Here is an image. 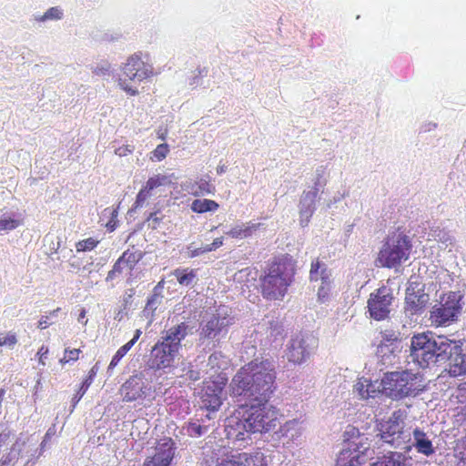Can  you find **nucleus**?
<instances>
[{
  "label": "nucleus",
  "instance_id": "obj_32",
  "mask_svg": "<svg viewBox=\"0 0 466 466\" xmlns=\"http://www.w3.org/2000/svg\"><path fill=\"white\" fill-rule=\"evenodd\" d=\"M126 266L122 263V260H117L112 267V269L108 271L106 278V282L109 283L111 288H114L121 279Z\"/></svg>",
  "mask_w": 466,
  "mask_h": 466
},
{
  "label": "nucleus",
  "instance_id": "obj_13",
  "mask_svg": "<svg viewBox=\"0 0 466 466\" xmlns=\"http://www.w3.org/2000/svg\"><path fill=\"white\" fill-rule=\"evenodd\" d=\"M371 453L370 442L368 441V439L366 441L363 440L350 441L339 452L336 466H361L368 461Z\"/></svg>",
  "mask_w": 466,
  "mask_h": 466
},
{
  "label": "nucleus",
  "instance_id": "obj_1",
  "mask_svg": "<svg viewBox=\"0 0 466 466\" xmlns=\"http://www.w3.org/2000/svg\"><path fill=\"white\" fill-rule=\"evenodd\" d=\"M275 364L269 360L250 361L233 377L230 389L234 397L245 402H268L276 389Z\"/></svg>",
  "mask_w": 466,
  "mask_h": 466
},
{
  "label": "nucleus",
  "instance_id": "obj_45",
  "mask_svg": "<svg viewBox=\"0 0 466 466\" xmlns=\"http://www.w3.org/2000/svg\"><path fill=\"white\" fill-rule=\"evenodd\" d=\"M97 244H98V241L95 240L92 238L81 240L76 243V251L81 252V251L92 250L97 246Z\"/></svg>",
  "mask_w": 466,
  "mask_h": 466
},
{
  "label": "nucleus",
  "instance_id": "obj_47",
  "mask_svg": "<svg viewBox=\"0 0 466 466\" xmlns=\"http://www.w3.org/2000/svg\"><path fill=\"white\" fill-rule=\"evenodd\" d=\"M104 216H110V220L106 224V227L109 231H114L116 228V217H117V210L112 209V208H106L103 211Z\"/></svg>",
  "mask_w": 466,
  "mask_h": 466
},
{
  "label": "nucleus",
  "instance_id": "obj_35",
  "mask_svg": "<svg viewBox=\"0 0 466 466\" xmlns=\"http://www.w3.org/2000/svg\"><path fill=\"white\" fill-rule=\"evenodd\" d=\"M248 461L249 458L247 453H238L222 459L217 466H248Z\"/></svg>",
  "mask_w": 466,
  "mask_h": 466
},
{
  "label": "nucleus",
  "instance_id": "obj_23",
  "mask_svg": "<svg viewBox=\"0 0 466 466\" xmlns=\"http://www.w3.org/2000/svg\"><path fill=\"white\" fill-rule=\"evenodd\" d=\"M266 333V339L269 344L276 343L279 345L286 336L283 325L278 320L268 321L267 324L261 326Z\"/></svg>",
  "mask_w": 466,
  "mask_h": 466
},
{
  "label": "nucleus",
  "instance_id": "obj_3",
  "mask_svg": "<svg viewBox=\"0 0 466 466\" xmlns=\"http://www.w3.org/2000/svg\"><path fill=\"white\" fill-rule=\"evenodd\" d=\"M296 262L284 257L273 262L260 278L261 293L268 300L282 299L294 281Z\"/></svg>",
  "mask_w": 466,
  "mask_h": 466
},
{
  "label": "nucleus",
  "instance_id": "obj_38",
  "mask_svg": "<svg viewBox=\"0 0 466 466\" xmlns=\"http://www.w3.org/2000/svg\"><path fill=\"white\" fill-rule=\"evenodd\" d=\"M143 258V255L139 251L130 252L129 250L125 251L119 258L126 268L132 270L136 264Z\"/></svg>",
  "mask_w": 466,
  "mask_h": 466
},
{
  "label": "nucleus",
  "instance_id": "obj_11",
  "mask_svg": "<svg viewBox=\"0 0 466 466\" xmlns=\"http://www.w3.org/2000/svg\"><path fill=\"white\" fill-rule=\"evenodd\" d=\"M463 296L460 292L451 291L441 298L431 312V319L440 326H447L457 320L462 309Z\"/></svg>",
  "mask_w": 466,
  "mask_h": 466
},
{
  "label": "nucleus",
  "instance_id": "obj_33",
  "mask_svg": "<svg viewBox=\"0 0 466 466\" xmlns=\"http://www.w3.org/2000/svg\"><path fill=\"white\" fill-rule=\"evenodd\" d=\"M201 422L202 424L199 423L198 420L189 421L183 427V430L186 431V434L190 437H200L207 433L208 430V426L205 425L204 419H201Z\"/></svg>",
  "mask_w": 466,
  "mask_h": 466
},
{
  "label": "nucleus",
  "instance_id": "obj_53",
  "mask_svg": "<svg viewBox=\"0 0 466 466\" xmlns=\"http://www.w3.org/2000/svg\"><path fill=\"white\" fill-rule=\"evenodd\" d=\"M330 290V282H328L327 284L320 283V286L318 289V297L319 299L321 301H324L329 293Z\"/></svg>",
  "mask_w": 466,
  "mask_h": 466
},
{
  "label": "nucleus",
  "instance_id": "obj_31",
  "mask_svg": "<svg viewBox=\"0 0 466 466\" xmlns=\"http://www.w3.org/2000/svg\"><path fill=\"white\" fill-rule=\"evenodd\" d=\"M222 245H223V238H215L211 244L206 245V246L201 247V248H194L193 244H190V245H188L187 247V249L188 250L187 257L190 258H196V257L200 256V255H202L204 253L216 250L217 248H218Z\"/></svg>",
  "mask_w": 466,
  "mask_h": 466
},
{
  "label": "nucleus",
  "instance_id": "obj_63",
  "mask_svg": "<svg viewBox=\"0 0 466 466\" xmlns=\"http://www.w3.org/2000/svg\"><path fill=\"white\" fill-rule=\"evenodd\" d=\"M187 375L192 380H198L200 379L199 372L194 370H189Z\"/></svg>",
  "mask_w": 466,
  "mask_h": 466
},
{
  "label": "nucleus",
  "instance_id": "obj_5",
  "mask_svg": "<svg viewBox=\"0 0 466 466\" xmlns=\"http://www.w3.org/2000/svg\"><path fill=\"white\" fill-rule=\"evenodd\" d=\"M376 428L377 437L383 443L395 449L410 450L409 443L411 441V432L406 428L402 411L396 410L388 419L379 420Z\"/></svg>",
  "mask_w": 466,
  "mask_h": 466
},
{
  "label": "nucleus",
  "instance_id": "obj_62",
  "mask_svg": "<svg viewBox=\"0 0 466 466\" xmlns=\"http://www.w3.org/2000/svg\"><path fill=\"white\" fill-rule=\"evenodd\" d=\"M164 280L162 279L161 281H159L156 287L154 288L153 289V294H157L159 296H163L162 295V290L164 289Z\"/></svg>",
  "mask_w": 466,
  "mask_h": 466
},
{
  "label": "nucleus",
  "instance_id": "obj_24",
  "mask_svg": "<svg viewBox=\"0 0 466 466\" xmlns=\"http://www.w3.org/2000/svg\"><path fill=\"white\" fill-rule=\"evenodd\" d=\"M412 434V445L416 448L418 452L422 453L426 456H430L432 453H434V448L432 446L431 441L429 439L425 432H423L420 429H415Z\"/></svg>",
  "mask_w": 466,
  "mask_h": 466
},
{
  "label": "nucleus",
  "instance_id": "obj_22",
  "mask_svg": "<svg viewBox=\"0 0 466 466\" xmlns=\"http://www.w3.org/2000/svg\"><path fill=\"white\" fill-rule=\"evenodd\" d=\"M318 193L316 190L304 191L301 195L299 208V221L302 227L309 222L310 218L316 210V198Z\"/></svg>",
  "mask_w": 466,
  "mask_h": 466
},
{
  "label": "nucleus",
  "instance_id": "obj_12",
  "mask_svg": "<svg viewBox=\"0 0 466 466\" xmlns=\"http://www.w3.org/2000/svg\"><path fill=\"white\" fill-rule=\"evenodd\" d=\"M242 404L233 415L226 420L225 432L228 440L238 446H245L251 441L253 431L248 425Z\"/></svg>",
  "mask_w": 466,
  "mask_h": 466
},
{
  "label": "nucleus",
  "instance_id": "obj_61",
  "mask_svg": "<svg viewBox=\"0 0 466 466\" xmlns=\"http://www.w3.org/2000/svg\"><path fill=\"white\" fill-rule=\"evenodd\" d=\"M9 437V431H3L0 433V449L7 442Z\"/></svg>",
  "mask_w": 466,
  "mask_h": 466
},
{
  "label": "nucleus",
  "instance_id": "obj_30",
  "mask_svg": "<svg viewBox=\"0 0 466 466\" xmlns=\"http://www.w3.org/2000/svg\"><path fill=\"white\" fill-rule=\"evenodd\" d=\"M388 342H390V344H387L386 342H381L377 350L378 356L381 357L382 361L384 364L386 363H391L392 358L395 356L393 355L394 347H393V341L397 340V337L394 335L390 336V338H388L386 339Z\"/></svg>",
  "mask_w": 466,
  "mask_h": 466
},
{
  "label": "nucleus",
  "instance_id": "obj_59",
  "mask_svg": "<svg viewBox=\"0 0 466 466\" xmlns=\"http://www.w3.org/2000/svg\"><path fill=\"white\" fill-rule=\"evenodd\" d=\"M46 442H47V434L45 436L44 440L42 441L41 444H40V448H36L35 449L37 450L36 453H35V456L34 457V460L36 461V459L42 455V453L44 452L45 449H46Z\"/></svg>",
  "mask_w": 466,
  "mask_h": 466
},
{
  "label": "nucleus",
  "instance_id": "obj_9",
  "mask_svg": "<svg viewBox=\"0 0 466 466\" xmlns=\"http://www.w3.org/2000/svg\"><path fill=\"white\" fill-rule=\"evenodd\" d=\"M267 403L255 401L242 404L253 434L274 431L280 424L278 410Z\"/></svg>",
  "mask_w": 466,
  "mask_h": 466
},
{
  "label": "nucleus",
  "instance_id": "obj_39",
  "mask_svg": "<svg viewBox=\"0 0 466 466\" xmlns=\"http://www.w3.org/2000/svg\"><path fill=\"white\" fill-rule=\"evenodd\" d=\"M381 392H383V384L382 380L379 382L378 380L372 381L370 379L368 380V386L365 388V399L368 400L370 398L374 399L379 396Z\"/></svg>",
  "mask_w": 466,
  "mask_h": 466
},
{
  "label": "nucleus",
  "instance_id": "obj_56",
  "mask_svg": "<svg viewBox=\"0 0 466 466\" xmlns=\"http://www.w3.org/2000/svg\"><path fill=\"white\" fill-rule=\"evenodd\" d=\"M65 353H66V355H67V359L71 360V361H76V360H78L79 353H80V350H76V349H74V350L66 349V350H65Z\"/></svg>",
  "mask_w": 466,
  "mask_h": 466
},
{
  "label": "nucleus",
  "instance_id": "obj_4",
  "mask_svg": "<svg viewBox=\"0 0 466 466\" xmlns=\"http://www.w3.org/2000/svg\"><path fill=\"white\" fill-rule=\"evenodd\" d=\"M192 328L187 322H181L168 329L152 348L147 366L154 370H162L172 366L175 357L181 348V341L191 332Z\"/></svg>",
  "mask_w": 466,
  "mask_h": 466
},
{
  "label": "nucleus",
  "instance_id": "obj_14",
  "mask_svg": "<svg viewBox=\"0 0 466 466\" xmlns=\"http://www.w3.org/2000/svg\"><path fill=\"white\" fill-rule=\"evenodd\" d=\"M36 451L35 442H33V438H23L20 436L12 445L10 451L0 458V466H14L25 455H28V459L24 466H32L35 463L34 457Z\"/></svg>",
  "mask_w": 466,
  "mask_h": 466
},
{
  "label": "nucleus",
  "instance_id": "obj_29",
  "mask_svg": "<svg viewBox=\"0 0 466 466\" xmlns=\"http://www.w3.org/2000/svg\"><path fill=\"white\" fill-rule=\"evenodd\" d=\"M98 369H99L98 363L96 362L92 367V369L90 370L87 378L82 382V385L80 386V389L78 390L76 394L72 399V410H71V412L76 408V404L79 402V400L82 399V397L85 395V393L88 390L89 386L92 384L93 380H94L95 376L96 375V373L98 371Z\"/></svg>",
  "mask_w": 466,
  "mask_h": 466
},
{
  "label": "nucleus",
  "instance_id": "obj_55",
  "mask_svg": "<svg viewBox=\"0 0 466 466\" xmlns=\"http://www.w3.org/2000/svg\"><path fill=\"white\" fill-rule=\"evenodd\" d=\"M133 150H134L133 146L127 145V146H123V147H119L118 148H116L115 153H116V155H117L119 157H124V156H127V154L132 153Z\"/></svg>",
  "mask_w": 466,
  "mask_h": 466
},
{
  "label": "nucleus",
  "instance_id": "obj_64",
  "mask_svg": "<svg viewBox=\"0 0 466 466\" xmlns=\"http://www.w3.org/2000/svg\"><path fill=\"white\" fill-rule=\"evenodd\" d=\"M343 197V195L333 197V198L327 203V208H330L333 204L339 202Z\"/></svg>",
  "mask_w": 466,
  "mask_h": 466
},
{
  "label": "nucleus",
  "instance_id": "obj_17",
  "mask_svg": "<svg viewBox=\"0 0 466 466\" xmlns=\"http://www.w3.org/2000/svg\"><path fill=\"white\" fill-rule=\"evenodd\" d=\"M429 301V295L424 292V287L418 282H410L406 289L405 310L410 315L420 313Z\"/></svg>",
  "mask_w": 466,
  "mask_h": 466
},
{
  "label": "nucleus",
  "instance_id": "obj_15",
  "mask_svg": "<svg viewBox=\"0 0 466 466\" xmlns=\"http://www.w3.org/2000/svg\"><path fill=\"white\" fill-rule=\"evenodd\" d=\"M394 299L392 290L383 286L370 295L368 309L370 318L375 320H383L389 317Z\"/></svg>",
  "mask_w": 466,
  "mask_h": 466
},
{
  "label": "nucleus",
  "instance_id": "obj_40",
  "mask_svg": "<svg viewBox=\"0 0 466 466\" xmlns=\"http://www.w3.org/2000/svg\"><path fill=\"white\" fill-rule=\"evenodd\" d=\"M326 168L319 167L315 171L314 185L310 190H316L319 193V189L326 186Z\"/></svg>",
  "mask_w": 466,
  "mask_h": 466
},
{
  "label": "nucleus",
  "instance_id": "obj_60",
  "mask_svg": "<svg viewBox=\"0 0 466 466\" xmlns=\"http://www.w3.org/2000/svg\"><path fill=\"white\" fill-rule=\"evenodd\" d=\"M201 80V71H198L189 81V86L192 87H196L200 85Z\"/></svg>",
  "mask_w": 466,
  "mask_h": 466
},
{
  "label": "nucleus",
  "instance_id": "obj_58",
  "mask_svg": "<svg viewBox=\"0 0 466 466\" xmlns=\"http://www.w3.org/2000/svg\"><path fill=\"white\" fill-rule=\"evenodd\" d=\"M47 354H48V349L45 346H42L37 352V355L39 356V362L42 365H45V360L47 358Z\"/></svg>",
  "mask_w": 466,
  "mask_h": 466
},
{
  "label": "nucleus",
  "instance_id": "obj_48",
  "mask_svg": "<svg viewBox=\"0 0 466 466\" xmlns=\"http://www.w3.org/2000/svg\"><path fill=\"white\" fill-rule=\"evenodd\" d=\"M168 145L167 144H160L158 145L156 149L153 151V157L157 160L161 161L164 159L167 153H168Z\"/></svg>",
  "mask_w": 466,
  "mask_h": 466
},
{
  "label": "nucleus",
  "instance_id": "obj_25",
  "mask_svg": "<svg viewBox=\"0 0 466 466\" xmlns=\"http://www.w3.org/2000/svg\"><path fill=\"white\" fill-rule=\"evenodd\" d=\"M309 278L311 281H321L323 284L330 282V270L327 265L318 258L311 263Z\"/></svg>",
  "mask_w": 466,
  "mask_h": 466
},
{
  "label": "nucleus",
  "instance_id": "obj_54",
  "mask_svg": "<svg viewBox=\"0 0 466 466\" xmlns=\"http://www.w3.org/2000/svg\"><path fill=\"white\" fill-rule=\"evenodd\" d=\"M17 342L16 337L14 334L0 336V347L6 345L9 347L14 346Z\"/></svg>",
  "mask_w": 466,
  "mask_h": 466
},
{
  "label": "nucleus",
  "instance_id": "obj_42",
  "mask_svg": "<svg viewBox=\"0 0 466 466\" xmlns=\"http://www.w3.org/2000/svg\"><path fill=\"white\" fill-rule=\"evenodd\" d=\"M151 193L145 187L138 192L133 207L129 209V213L135 211L137 208H142L146 200L150 198Z\"/></svg>",
  "mask_w": 466,
  "mask_h": 466
},
{
  "label": "nucleus",
  "instance_id": "obj_41",
  "mask_svg": "<svg viewBox=\"0 0 466 466\" xmlns=\"http://www.w3.org/2000/svg\"><path fill=\"white\" fill-rule=\"evenodd\" d=\"M21 225L19 219L4 215L0 219V231H11Z\"/></svg>",
  "mask_w": 466,
  "mask_h": 466
},
{
  "label": "nucleus",
  "instance_id": "obj_6",
  "mask_svg": "<svg viewBox=\"0 0 466 466\" xmlns=\"http://www.w3.org/2000/svg\"><path fill=\"white\" fill-rule=\"evenodd\" d=\"M411 248V239L408 235L402 231L392 232L380 250L377 261L381 267H399L409 259Z\"/></svg>",
  "mask_w": 466,
  "mask_h": 466
},
{
  "label": "nucleus",
  "instance_id": "obj_51",
  "mask_svg": "<svg viewBox=\"0 0 466 466\" xmlns=\"http://www.w3.org/2000/svg\"><path fill=\"white\" fill-rule=\"evenodd\" d=\"M368 380L369 379L362 377L354 385V390L358 392L362 400L365 399V388L368 386Z\"/></svg>",
  "mask_w": 466,
  "mask_h": 466
},
{
  "label": "nucleus",
  "instance_id": "obj_26",
  "mask_svg": "<svg viewBox=\"0 0 466 466\" xmlns=\"http://www.w3.org/2000/svg\"><path fill=\"white\" fill-rule=\"evenodd\" d=\"M407 457L401 452L391 451L371 463L370 466H406Z\"/></svg>",
  "mask_w": 466,
  "mask_h": 466
},
{
  "label": "nucleus",
  "instance_id": "obj_50",
  "mask_svg": "<svg viewBox=\"0 0 466 466\" xmlns=\"http://www.w3.org/2000/svg\"><path fill=\"white\" fill-rule=\"evenodd\" d=\"M60 310H61V309L57 308V309H54L53 311H51L49 313V316H42L38 321L37 328L43 329L47 328L49 325L53 324V322H49V319L56 317Z\"/></svg>",
  "mask_w": 466,
  "mask_h": 466
},
{
  "label": "nucleus",
  "instance_id": "obj_18",
  "mask_svg": "<svg viewBox=\"0 0 466 466\" xmlns=\"http://www.w3.org/2000/svg\"><path fill=\"white\" fill-rule=\"evenodd\" d=\"M449 342L454 346L447 352L450 374L454 377L466 374V341L461 342L449 338Z\"/></svg>",
  "mask_w": 466,
  "mask_h": 466
},
{
  "label": "nucleus",
  "instance_id": "obj_57",
  "mask_svg": "<svg viewBox=\"0 0 466 466\" xmlns=\"http://www.w3.org/2000/svg\"><path fill=\"white\" fill-rule=\"evenodd\" d=\"M147 220L151 222L152 228H157L161 221V218L157 217V212H153L149 214Z\"/></svg>",
  "mask_w": 466,
  "mask_h": 466
},
{
  "label": "nucleus",
  "instance_id": "obj_21",
  "mask_svg": "<svg viewBox=\"0 0 466 466\" xmlns=\"http://www.w3.org/2000/svg\"><path fill=\"white\" fill-rule=\"evenodd\" d=\"M147 386L143 378L139 375L131 376L120 387L119 392L126 402L142 400L146 397Z\"/></svg>",
  "mask_w": 466,
  "mask_h": 466
},
{
  "label": "nucleus",
  "instance_id": "obj_7",
  "mask_svg": "<svg viewBox=\"0 0 466 466\" xmlns=\"http://www.w3.org/2000/svg\"><path fill=\"white\" fill-rule=\"evenodd\" d=\"M231 320L219 313L203 317L198 327V345L205 350L211 351L219 347L221 340L226 339Z\"/></svg>",
  "mask_w": 466,
  "mask_h": 466
},
{
  "label": "nucleus",
  "instance_id": "obj_16",
  "mask_svg": "<svg viewBox=\"0 0 466 466\" xmlns=\"http://www.w3.org/2000/svg\"><path fill=\"white\" fill-rule=\"evenodd\" d=\"M317 347V339L310 334H298L290 339L288 347V359L289 361L301 364L305 362Z\"/></svg>",
  "mask_w": 466,
  "mask_h": 466
},
{
  "label": "nucleus",
  "instance_id": "obj_44",
  "mask_svg": "<svg viewBox=\"0 0 466 466\" xmlns=\"http://www.w3.org/2000/svg\"><path fill=\"white\" fill-rule=\"evenodd\" d=\"M167 181V177L166 176L157 175L150 177L145 186V187L151 192L156 187H158Z\"/></svg>",
  "mask_w": 466,
  "mask_h": 466
},
{
  "label": "nucleus",
  "instance_id": "obj_10",
  "mask_svg": "<svg viewBox=\"0 0 466 466\" xmlns=\"http://www.w3.org/2000/svg\"><path fill=\"white\" fill-rule=\"evenodd\" d=\"M153 74V67L145 63L141 57L135 54L129 56L122 66V76L118 79L119 86L130 96H136L138 91L136 86L129 84H139Z\"/></svg>",
  "mask_w": 466,
  "mask_h": 466
},
{
  "label": "nucleus",
  "instance_id": "obj_36",
  "mask_svg": "<svg viewBox=\"0 0 466 466\" xmlns=\"http://www.w3.org/2000/svg\"><path fill=\"white\" fill-rule=\"evenodd\" d=\"M64 10L60 6L48 8L43 15L35 16V21L45 23L47 21H59L64 18Z\"/></svg>",
  "mask_w": 466,
  "mask_h": 466
},
{
  "label": "nucleus",
  "instance_id": "obj_8",
  "mask_svg": "<svg viewBox=\"0 0 466 466\" xmlns=\"http://www.w3.org/2000/svg\"><path fill=\"white\" fill-rule=\"evenodd\" d=\"M383 392L392 400L416 396L421 390L417 374L410 370L388 372L382 379Z\"/></svg>",
  "mask_w": 466,
  "mask_h": 466
},
{
  "label": "nucleus",
  "instance_id": "obj_27",
  "mask_svg": "<svg viewBox=\"0 0 466 466\" xmlns=\"http://www.w3.org/2000/svg\"><path fill=\"white\" fill-rule=\"evenodd\" d=\"M259 226V223H242L232 227L228 231L226 232V234L230 236L231 238H244L250 237L254 232H256L258 229Z\"/></svg>",
  "mask_w": 466,
  "mask_h": 466
},
{
  "label": "nucleus",
  "instance_id": "obj_37",
  "mask_svg": "<svg viewBox=\"0 0 466 466\" xmlns=\"http://www.w3.org/2000/svg\"><path fill=\"white\" fill-rule=\"evenodd\" d=\"M163 296H159L157 294H152L150 298H148L146 307L143 309V314L147 319H149L152 321L154 317V312L158 308V306L162 303Z\"/></svg>",
  "mask_w": 466,
  "mask_h": 466
},
{
  "label": "nucleus",
  "instance_id": "obj_19",
  "mask_svg": "<svg viewBox=\"0 0 466 466\" xmlns=\"http://www.w3.org/2000/svg\"><path fill=\"white\" fill-rule=\"evenodd\" d=\"M224 381H207L201 390V407L210 411H217L222 404L221 395Z\"/></svg>",
  "mask_w": 466,
  "mask_h": 466
},
{
  "label": "nucleus",
  "instance_id": "obj_2",
  "mask_svg": "<svg viewBox=\"0 0 466 466\" xmlns=\"http://www.w3.org/2000/svg\"><path fill=\"white\" fill-rule=\"evenodd\" d=\"M452 347L447 336L432 332L415 334L410 339L408 362L421 369L447 363V350L450 352Z\"/></svg>",
  "mask_w": 466,
  "mask_h": 466
},
{
  "label": "nucleus",
  "instance_id": "obj_52",
  "mask_svg": "<svg viewBox=\"0 0 466 466\" xmlns=\"http://www.w3.org/2000/svg\"><path fill=\"white\" fill-rule=\"evenodd\" d=\"M215 190V187L210 184L208 181L201 179L198 183V191H197L195 194H210L213 193Z\"/></svg>",
  "mask_w": 466,
  "mask_h": 466
},
{
  "label": "nucleus",
  "instance_id": "obj_43",
  "mask_svg": "<svg viewBox=\"0 0 466 466\" xmlns=\"http://www.w3.org/2000/svg\"><path fill=\"white\" fill-rule=\"evenodd\" d=\"M345 435L347 436V444L354 441H359L360 440H363V441H366V439L369 440L368 437H365L364 434L360 432L359 429L351 426L347 428Z\"/></svg>",
  "mask_w": 466,
  "mask_h": 466
},
{
  "label": "nucleus",
  "instance_id": "obj_34",
  "mask_svg": "<svg viewBox=\"0 0 466 466\" xmlns=\"http://www.w3.org/2000/svg\"><path fill=\"white\" fill-rule=\"evenodd\" d=\"M218 204L210 199H195L191 204V209L196 213H204L208 211H216Z\"/></svg>",
  "mask_w": 466,
  "mask_h": 466
},
{
  "label": "nucleus",
  "instance_id": "obj_46",
  "mask_svg": "<svg viewBox=\"0 0 466 466\" xmlns=\"http://www.w3.org/2000/svg\"><path fill=\"white\" fill-rule=\"evenodd\" d=\"M127 354V352L125 351V349H122L121 347L117 350V351L116 352V354L113 356L110 363H109V366L107 367V374L108 376H111L112 375V372H113V370L117 366V364L119 363V361L121 360V359Z\"/></svg>",
  "mask_w": 466,
  "mask_h": 466
},
{
  "label": "nucleus",
  "instance_id": "obj_28",
  "mask_svg": "<svg viewBox=\"0 0 466 466\" xmlns=\"http://www.w3.org/2000/svg\"><path fill=\"white\" fill-rule=\"evenodd\" d=\"M198 270L187 268H177L172 272L177 282L184 287H191L198 281Z\"/></svg>",
  "mask_w": 466,
  "mask_h": 466
},
{
  "label": "nucleus",
  "instance_id": "obj_20",
  "mask_svg": "<svg viewBox=\"0 0 466 466\" xmlns=\"http://www.w3.org/2000/svg\"><path fill=\"white\" fill-rule=\"evenodd\" d=\"M175 451V442L171 439L163 440L157 445L154 455L145 460L143 466H169Z\"/></svg>",
  "mask_w": 466,
  "mask_h": 466
},
{
  "label": "nucleus",
  "instance_id": "obj_49",
  "mask_svg": "<svg viewBox=\"0 0 466 466\" xmlns=\"http://www.w3.org/2000/svg\"><path fill=\"white\" fill-rule=\"evenodd\" d=\"M110 68L111 66L109 63L103 62L94 66L92 68V72L96 76H108L110 74Z\"/></svg>",
  "mask_w": 466,
  "mask_h": 466
}]
</instances>
